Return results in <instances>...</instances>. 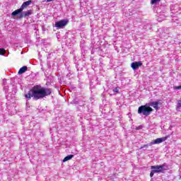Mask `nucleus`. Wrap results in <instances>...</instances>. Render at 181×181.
I'll use <instances>...</instances> for the list:
<instances>
[{"instance_id":"16","label":"nucleus","mask_w":181,"mask_h":181,"mask_svg":"<svg viewBox=\"0 0 181 181\" xmlns=\"http://www.w3.org/2000/svg\"><path fill=\"white\" fill-rule=\"evenodd\" d=\"M181 108V100L177 101V105L176 107L177 111H179Z\"/></svg>"},{"instance_id":"21","label":"nucleus","mask_w":181,"mask_h":181,"mask_svg":"<svg viewBox=\"0 0 181 181\" xmlns=\"http://www.w3.org/2000/svg\"><path fill=\"white\" fill-rule=\"evenodd\" d=\"M173 88L174 90H181V86H174Z\"/></svg>"},{"instance_id":"1","label":"nucleus","mask_w":181,"mask_h":181,"mask_svg":"<svg viewBox=\"0 0 181 181\" xmlns=\"http://www.w3.org/2000/svg\"><path fill=\"white\" fill-rule=\"evenodd\" d=\"M51 95L52 88H47L42 87L40 85H37L33 86L30 91L25 95V97L27 100L33 98L34 101H37V100H42V98H46V97Z\"/></svg>"},{"instance_id":"10","label":"nucleus","mask_w":181,"mask_h":181,"mask_svg":"<svg viewBox=\"0 0 181 181\" xmlns=\"http://www.w3.org/2000/svg\"><path fill=\"white\" fill-rule=\"evenodd\" d=\"M160 168H161L162 173H165V170H169V166L166 163L160 165Z\"/></svg>"},{"instance_id":"15","label":"nucleus","mask_w":181,"mask_h":181,"mask_svg":"<svg viewBox=\"0 0 181 181\" xmlns=\"http://www.w3.org/2000/svg\"><path fill=\"white\" fill-rule=\"evenodd\" d=\"M5 53H6V50L4 48H0V56H5Z\"/></svg>"},{"instance_id":"23","label":"nucleus","mask_w":181,"mask_h":181,"mask_svg":"<svg viewBox=\"0 0 181 181\" xmlns=\"http://www.w3.org/2000/svg\"><path fill=\"white\" fill-rule=\"evenodd\" d=\"M71 72H69L67 74H66V77H71Z\"/></svg>"},{"instance_id":"18","label":"nucleus","mask_w":181,"mask_h":181,"mask_svg":"<svg viewBox=\"0 0 181 181\" xmlns=\"http://www.w3.org/2000/svg\"><path fill=\"white\" fill-rule=\"evenodd\" d=\"M18 15H19L18 18L20 19H22V18H25V13L21 12L20 13H18Z\"/></svg>"},{"instance_id":"6","label":"nucleus","mask_w":181,"mask_h":181,"mask_svg":"<svg viewBox=\"0 0 181 181\" xmlns=\"http://www.w3.org/2000/svg\"><path fill=\"white\" fill-rule=\"evenodd\" d=\"M169 138V136H165V137L158 138L156 140L151 142L150 145H156L158 144H162V142H165L166 139Z\"/></svg>"},{"instance_id":"7","label":"nucleus","mask_w":181,"mask_h":181,"mask_svg":"<svg viewBox=\"0 0 181 181\" xmlns=\"http://www.w3.org/2000/svg\"><path fill=\"white\" fill-rule=\"evenodd\" d=\"M150 105H151V107H153V108L156 111H158L159 110L158 105H162V100H158L157 101L155 102H151Z\"/></svg>"},{"instance_id":"27","label":"nucleus","mask_w":181,"mask_h":181,"mask_svg":"<svg viewBox=\"0 0 181 181\" xmlns=\"http://www.w3.org/2000/svg\"><path fill=\"white\" fill-rule=\"evenodd\" d=\"M76 69L77 70H78V65H76Z\"/></svg>"},{"instance_id":"22","label":"nucleus","mask_w":181,"mask_h":181,"mask_svg":"<svg viewBox=\"0 0 181 181\" xmlns=\"http://www.w3.org/2000/svg\"><path fill=\"white\" fill-rule=\"evenodd\" d=\"M142 128H144V127L142 125H140V126L137 127L136 128V131H139V130L142 129Z\"/></svg>"},{"instance_id":"17","label":"nucleus","mask_w":181,"mask_h":181,"mask_svg":"<svg viewBox=\"0 0 181 181\" xmlns=\"http://www.w3.org/2000/svg\"><path fill=\"white\" fill-rule=\"evenodd\" d=\"M158 2H160V0H151V5H155V4H158Z\"/></svg>"},{"instance_id":"9","label":"nucleus","mask_w":181,"mask_h":181,"mask_svg":"<svg viewBox=\"0 0 181 181\" xmlns=\"http://www.w3.org/2000/svg\"><path fill=\"white\" fill-rule=\"evenodd\" d=\"M142 107H144L146 110H148V111H150V112H152V111H153V109H152V105H151V102L148 103H146L144 105H141Z\"/></svg>"},{"instance_id":"5","label":"nucleus","mask_w":181,"mask_h":181,"mask_svg":"<svg viewBox=\"0 0 181 181\" xmlns=\"http://www.w3.org/2000/svg\"><path fill=\"white\" fill-rule=\"evenodd\" d=\"M138 114L148 117V115H151V111L148 109H145L144 106H140L138 108Z\"/></svg>"},{"instance_id":"4","label":"nucleus","mask_w":181,"mask_h":181,"mask_svg":"<svg viewBox=\"0 0 181 181\" xmlns=\"http://www.w3.org/2000/svg\"><path fill=\"white\" fill-rule=\"evenodd\" d=\"M151 171L150 173V177H153L155 173H162V168L160 165L151 166Z\"/></svg>"},{"instance_id":"28","label":"nucleus","mask_w":181,"mask_h":181,"mask_svg":"<svg viewBox=\"0 0 181 181\" xmlns=\"http://www.w3.org/2000/svg\"><path fill=\"white\" fill-rule=\"evenodd\" d=\"M62 79L63 80V78H60V80H62Z\"/></svg>"},{"instance_id":"3","label":"nucleus","mask_w":181,"mask_h":181,"mask_svg":"<svg viewBox=\"0 0 181 181\" xmlns=\"http://www.w3.org/2000/svg\"><path fill=\"white\" fill-rule=\"evenodd\" d=\"M69 23V19H63L55 22V28L57 29H63L65 26H67Z\"/></svg>"},{"instance_id":"12","label":"nucleus","mask_w":181,"mask_h":181,"mask_svg":"<svg viewBox=\"0 0 181 181\" xmlns=\"http://www.w3.org/2000/svg\"><path fill=\"white\" fill-rule=\"evenodd\" d=\"M73 158H74V155L73 154H70L66 156L62 160V162H67V160H71V159H73Z\"/></svg>"},{"instance_id":"14","label":"nucleus","mask_w":181,"mask_h":181,"mask_svg":"<svg viewBox=\"0 0 181 181\" xmlns=\"http://www.w3.org/2000/svg\"><path fill=\"white\" fill-rule=\"evenodd\" d=\"M153 144H151V142L147 144H144L142 146H141L139 148V149H143V151H146V148L148 147V146H152Z\"/></svg>"},{"instance_id":"19","label":"nucleus","mask_w":181,"mask_h":181,"mask_svg":"<svg viewBox=\"0 0 181 181\" xmlns=\"http://www.w3.org/2000/svg\"><path fill=\"white\" fill-rule=\"evenodd\" d=\"M118 90H119V87H116V88H113L112 91H113V93H119V92L118 91Z\"/></svg>"},{"instance_id":"11","label":"nucleus","mask_w":181,"mask_h":181,"mask_svg":"<svg viewBox=\"0 0 181 181\" xmlns=\"http://www.w3.org/2000/svg\"><path fill=\"white\" fill-rule=\"evenodd\" d=\"M26 71H28V66H23V67H21L19 71H18V74H23V73H26Z\"/></svg>"},{"instance_id":"2","label":"nucleus","mask_w":181,"mask_h":181,"mask_svg":"<svg viewBox=\"0 0 181 181\" xmlns=\"http://www.w3.org/2000/svg\"><path fill=\"white\" fill-rule=\"evenodd\" d=\"M30 4H32V0L24 1L20 8L15 10L11 13V16H18V15H19L21 12H23V9H26Z\"/></svg>"},{"instance_id":"8","label":"nucleus","mask_w":181,"mask_h":181,"mask_svg":"<svg viewBox=\"0 0 181 181\" xmlns=\"http://www.w3.org/2000/svg\"><path fill=\"white\" fill-rule=\"evenodd\" d=\"M142 66V62L141 61L134 62L131 64V67L135 71V70H138Z\"/></svg>"},{"instance_id":"25","label":"nucleus","mask_w":181,"mask_h":181,"mask_svg":"<svg viewBox=\"0 0 181 181\" xmlns=\"http://www.w3.org/2000/svg\"><path fill=\"white\" fill-rule=\"evenodd\" d=\"M90 101H93V100H94V97H90Z\"/></svg>"},{"instance_id":"26","label":"nucleus","mask_w":181,"mask_h":181,"mask_svg":"<svg viewBox=\"0 0 181 181\" xmlns=\"http://www.w3.org/2000/svg\"><path fill=\"white\" fill-rule=\"evenodd\" d=\"M52 1H54V0H47L46 1L47 2H52Z\"/></svg>"},{"instance_id":"20","label":"nucleus","mask_w":181,"mask_h":181,"mask_svg":"<svg viewBox=\"0 0 181 181\" xmlns=\"http://www.w3.org/2000/svg\"><path fill=\"white\" fill-rule=\"evenodd\" d=\"M8 88H9V86H4V90H5L6 93H9Z\"/></svg>"},{"instance_id":"24","label":"nucleus","mask_w":181,"mask_h":181,"mask_svg":"<svg viewBox=\"0 0 181 181\" xmlns=\"http://www.w3.org/2000/svg\"><path fill=\"white\" fill-rule=\"evenodd\" d=\"M74 104H78V101L74 100H73Z\"/></svg>"},{"instance_id":"13","label":"nucleus","mask_w":181,"mask_h":181,"mask_svg":"<svg viewBox=\"0 0 181 181\" xmlns=\"http://www.w3.org/2000/svg\"><path fill=\"white\" fill-rule=\"evenodd\" d=\"M33 13L32 10H28L27 11L24 12V18H28V16H30Z\"/></svg>"},{"instance_id":"29","label":"nucleus","mask_w":181,"mask_h":181,"mask_svg":"<svg viewBox=\"0 0 181 181\" xmlns=\"http://www.w3.org/2000/svg\"><path fill=\"white\" fill-rule=\"evenodd\" d=\"M92 87H93V86L90 85V88H92Z\"/></svg>"}]
</instances>
